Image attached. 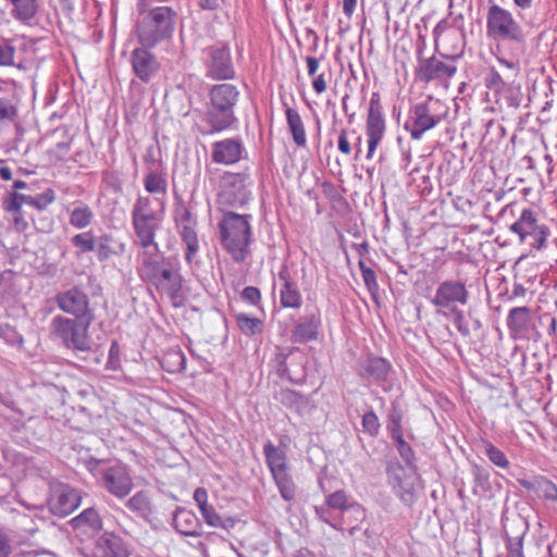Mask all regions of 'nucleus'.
I'll return each mask as SVG.
<instances>
[{
	"label": "nucleus",
	"instance_id": "obj_1",
	"mask_svg": "<svg viewBox=\"0 0 557 557\" xmlns=\"http://www.w3.org/2000/svg\"><path fill=\"white\" fill-rule=\"evenodd\" d=\"M138 275L152 285L158 293L175 299L183 287V276L178 262L158 251L143 250L139 253Z\"/></svg>",
	"mask_w": 557,
	"mask_h": 557
},
{
	"label": "nucleus",
	"instance_id": "obj_2",
	"mask_svg": "<svg viewBox=\"0 0 557 557\" xmlns=\"http://www.w3.org/2000/svg\"><path fill=\"white\" fill-rule=\"evenodd\" d=\"M251 214H239L234 211H223L218 223L222 247L237 262H244L249 255L251 243Z\"/></svg>",
	"mask_w": 557,
	"mask_h": 557
},
{
	"label": "nucleus",
	"instance_id": "obj_3",
	"mask_svg": "<svg viewBox=\"0 0 557 557\" xmlns=\"http://www.w3.org/2000/svg\"><path fill=\"white\" fill-rule=\"evenodd\" d=\"M486 29L493 38L512 45L515 57L525 55L527 33L511 11L498 4H491L486 14Z\"/></svg>",
	"mask_w": 557,
	"mask_h": 557
},
{
	"label": "nucleus",
	"instance_id": "obj_4",
	"mask_svg": "<svg viewBox=\"0 0 557 557\" xmlns=\"http://www.w3.org/2000/svg\"><path fill=\"white\" fill-rule=\"evenodd\" d=\"M209 97L211 107L208 111V122L212 127L211 133L225 131L237 123L234 108L239 98V90L235 85H214Z\"/></svg>",
	"mask_w": 557,
	"mask_h": 557
},
{
	"label": "nucleus",
	"instance_id": "obj_5",
	"mask_svg": "<svg viewBox=\"0 0 557 557\" xmlns=\"http://www.w3.org/2000/svg\"><path fill=\"white\" fill-rule=\"evenodd\" d=\"M177 13L170 7H157L148 11L137 26V36L141 46L153 48L172 37Z\"/></svg>",
	"mask_w": 557,
	"mask_h": 557
},
{
	"label": "nucleus",
	"instance_id": "obj_6",
	"mask_svg": "<svg viewBox=\"0 0 557 557\" xmlns=\"http://www.w3.org/2000/svg\"><path fill=\"white\" fill-rule=\"evenodd\" d=\"M94 320L55 315L51 321V333L62 341L64 346L75 352H89L91 341L88 334Z\"/></svg>",
	"mask_w": 557,
	"mask_h": 557
},
{
	"label": "nucleus",
	"instance_id": "obj_7",
	"mask_svg": "<svg viewBox=\"0 0 557 557\" xmlns=\"http://www.w3.org/2000/svg\"><path fill=\"white\" fill-rule=\"evenodd\" d=\"M250 175L247 172L233 173L225 172L221 177L220 193L218 203L222 211H228V208H243L248 203L251 191Z\"/></svg>",
	"mask_w": 557,
	"mask_h": 557
},
{
	"label": "nucleus",
	"instance_id": "obj_8",
	"mask_svg": "<svg viewBox=\"0 0 557 557\" xmlns=\"http://www.w3.org/2000/svg\"><path fill=\"white\" fill-rule=\"evenodd\" d=\"M509 231L518 235L520 244L528 245L531 250H542L546 247L550 234L549 227L541 223L537 213L524 208L518 220L509 226Z\"/></svg>",
	"mask_w": 557,
	"mask_h": 557
},
{
	"label": "nucleus",
	"instance_id": "obj_9",
	"mask_svg": "<svg viewBox=\"0 0 557 557\" xmlns=\"http://www.w3.org/2000/svg\"><path fill=\"white\" fill-rule=\"evenodd\" d=\"M206 76L215 81H227L235 77L231 49L227 45H213L202 51Z\"/></svg>",
	"mask_w": 557,
	"mask_h": 557
},
{
	"label": "nucleus",
	"instance_id": "obj_10",
	"mask_svg": "<svg viewBox=\"0 0 557 557\" xmlns=\"http://www.w3.org/2000/svg\"><path fill=\"white\" fill-rule=\"evenodd\" d=\"M469 301V292L463 282L446 280L437 286L431 304L436 312L447 317V310L458 308V305L466 306Z\"/></svg>",
	"mask_w": 557,
	"mask_h": 557
},
{
	"label": "nucleus",
	"instance_id": "obj_11",
	"mask_svg": "<svg viewBox=\"0 0 557 557\" xmlns=\"http://www.w3.org/2000/svg\"><path fill=\"white\" fill-rule=\"evenodd\" d=\"M58 307L75 319L95 320L88 295L78 286L60 292L55 295Z\"/></svg>",
	"mask_w": 557,
	"mask_h": 557
},
{
	"label": "nucleus",
	"instance_id": "obj_12",
	"mask_svg": "<svg viewBox=\"0 0 557 557\" xmlns=\"http://www.w3.org/2000/svg\"><path fill=\"white\" fill-rule=\"evenodd\" d=\"M418 61L419 65L416 69V76L423 83L449 79L457 72V57H445V60L434 55L426 59L419 57Z\"/></svg>",
	"mask_w": 557,
	"mask_h": 557
},
{
	"label": "nucleus",
	"instance_id": "obj_13",
	"mask_svg": "<svg viewBox=\"0 0 557 557\" xmlns=\"http://www.w3.org/2000/svg\"><path fill=\"white\" fill-rule=\"evenodd\" d=\"M79 502L77 491L67 484L59 483L51 487L48 507L54 516L66 517L78 507Z\"/></svg>",
	"mask_w": 557,
	"mask_h": 557
},
{
	"label": "nucleus",
	"instance_id": "obj_14",
	"mask_svg": "<svg viewBox=\"0 0 557 557\" xmlns=\"http://www.w3.org/2000/svg\"><path fill=\"white\" fill-rule=\"evenodd\" d=\"M388 482L401 503L411 507L416 499L414 479L406 474L399 463H389L386 469Z\"/></svg>",
	"mask_w": 557,
	"mask_h": 557
},
{
	"label": "nucleus",
	"instance_id": "obj_15",
	"mask_svg": "<svg viewBox=\"0 0 557 557\" xmlns=\"http://www.w3.org/2000/svg\"><path fill=\"white\" fill-rule=\"evenodd\" d=\"M101 484L104 490L117 498L126 497L133 490V479L124 466L116 465L103 470Z\"/></svg>",
	"mask_w": 557,
	"mask_h": 557
},
{
	"label": "nucleus",
	"instance_id": "obj_16",
	"mask_svg": "<svg viewBox=\"0 0 557 557\" xmlns=\"http://www.w3.org/2000/svg\"><path fill=\"white\" fill-rule=\"evenodd\" d=\"M150 48H136L131 53V64L134 74L143 83H149L159 72L160 63Z\"/></svg>",
	"mask_w": 557,
	"mask_h": 557
},
{
	"label": "nucleus",
	"instance_id": "obj_17",
	"mask_svg": "<svg viewBox=\"0 0 557 557\" xmlns=\"http://www.w3.org/2000/svg\"><path fill=\"white\" fill-rule=\"evenodd\" d=\"M391 371L392 364L382 357L372 356L359 362V375L382 385L384 391L389 389L387 383Z\"/></svg>",
	"mask_w": 557,
	"mask_h": 557
},
{
	"label": "nucleus",
	"instance_id": "obj_18",
	"mask_svg": "<svg viewBox=\"0 0 557 557\" xmlns=\"http://www.w3.org/2000/svg\"><path fill=\"white\" fill-rule=\"evenodd\" d=\"M244 153L245 147L239 137L226 138L212 145L211 159L214 163L230 165L238 162Z\"/></svg>",
	"mask_w": 557,
	"mask_h": 557
},
{
	"label": "nucleus",
	"instance_id": "obj_19",
	"mask_svg": "<svg viewBox=\"0 0 557 557\" xmlns=\"http://www.w3.org/2000/svg\"><path fill=\"white\" fill-rule=\"evenodd\" d=\"M161 220V216L132 219L135 235L144 250L158 251L160 249L156 242V233L160 228Z\"/></svg>",
	"mask_w": 557,
	"mask_h": 557
},
{
	"label": "nucleus",
	"instance_id": "obj_20",
	"mask_svg": "<svg viewBox=\"0 0 557 557\" xmlns=\"http://www.w3.org/2000/svg\"><path fill=\"white\" fill-rule=\"evenodd\" d=\"M410 120L411 122H407L405 127L410 132L411 138L416 140H419L426 131L440 122V117L431 114L425 103H418L411 109Z\"/></svg>",
	"mask_w": 557,
	"mask_h": 557
},
{
	"label": "nucleus",
	"instance_id": "obj_21",
	"mask_svg": "<svg viewBox=\"0 0 557 557\" xmlns=\"http://www.w3.org/2000/svg\"><path fill=\"white\" fill-rule=\"evenodd\" d=\"M278 280L282 283L280 289V301L282 307L298 309L302 305V297L293 280L288 269L284 265L278 272Z\"/></svg>",
	"mask_w": 557,
	"mask_h": 557
},
{
	"label": "nucleus",
	"instance_id": "obj_22",
	"mask_svg": "<svg viewBox=\"0 0 557 557\" xmlns=\"http://www.w3.org/2000/svg\"><path fill=\"white\" fill-rule=\"evenodd\" d=\"M326 506L341 511L342 524L346 523V515L355 516L356 521H362L366 517L364 509L357 503H350L347 494L339 490L330 494L326 498Z\"/></svg>",
	"mask_w": 557,
	"mask_h": 557
},
{
	"label": "nucleus",
	"instance_id": "obj_23",
	"mask_svg": "<svg viewBox=\"0 0 557 557\" xmlns=\"http://www.w3.org/2000/svg\"><path fill=\"white\" fill-rule=\"evenodd\" d=\"M92 557H128V550L120 536L104 532L97 540Z\"/></svg>",
	"mask_w": 557,
	"mask_h": 557
},
{
	"label": "nucleus",
	"instance_id": "obj_24",
	"mask_svg": "<svg viewBox=\"0 0 557 557\" xmlns=\"http://www.w3.org/2000/svg\"><path fill=\"white\" fill-rule=\"evenodd\" d=\"M385 119L383 113H368L366 134L368 137L367 159H372L374 151L385 134Z\"/></svg>",
	"mask_w": 557,
	"mask_h": 557
},
{
	"label": "nucleus",
	"instance_id": "obj_25",
	"mask_svg": "<svg viewBox=\"0 0 557 557\" xmlns=\"http://www.w3.org/2000/svg\"><path fill=\"white\" fill-rule=\"evenodd\" d=\"M321 318L319 312H313L305 321L297 323L292 331V341L305 344L318 338Z\"/></svg>",
	"mask_w": 557,
	"mask_h": 557
},
{
	"label": "nucleus",
	"instance_id": "obj_26",
	"mask_svg": "<svg viewBox=\"0 0 557 557\" xmlns=\"http://www.w3.org/2000/svg\"><path fill=\"white\" fill-rule=\"evenodd\" d=\"M172 520V524L178 533L185 536H198L200 534L198 531L200 521L194 511L178 507L174 511Z\"/></svg>",
	"mask_w": 557,
	"mask_h": 557
},
{
	"label": "nucleus",
	"instance_id": "obj_27",
	"mask_svg": "<svg viewBox=\"0 0 557 557\" xmlns=\"http://www.w3.org/2000/svg\"><path fill=\"white\" fill-rule=\"evenodd\" d=\"M72 527L84 533L95 534L102 529V520L98 511L90 507L82 511L77 517L73 518Z\"/></svg>",
	"mask_w": 557,
	"mask_h": 557
},
{
	"label": "nucleus",
	"instance_id": "obj_28",
	"mask_svg": "<svg viewBox=\"0 0 557 557\" xmlns=\"http://www.w3.org/2000/svg\"><path fill=\"white\" fill-rule=\"evenodd\" d=\"M125 250L126 245L114 239L111 235L103 234L97 239L96 255L101 262L109 260L112 256H121Z\"/></svg>",
	"mask_w": 557,
	"mask_h": 557
},
{
	"label": "nucleus",
	"instance_id": "obj_29",
	"mask_svg": "<svg viewBox=\"0 0 557 557\" xmlns=\"http://www.w3.org/2000/svg\"><path fill=\"white\" fill-rule=\"evenodd\" d=\"M263 454L271 475L289 469L287 465V455L283 448L268 442L263 446Z\"/></svg>",
	"mask_w": 557,
	"mask_h": 557
},
{
	"label": "nucleus",
	"instance_id": "obj_30",
	"mask_svg": "<svg viewBox=\"0 0 557 557\" xmlns=\"http://www.w3.org/2000/svg\"><path fill=\"white\" fill-rule=\"evenodd\" d=\"M286 121L294 143L298 147H306L307 136L304 121L297 110L287 108L285 111Z\"/></svg>",
	"mask_w": 557,
	"mask_h": 557
},
{
	"label": "nucleus",
	"instance_id": "obj_31",
	"mask_svg": "<svg viewBox=\"0 0 557 557\" xmlns=\"http://www.w3.org/2000/svg\"><path fill=\"white\" fill-rule=\"evenodd\" d=\"M73 205L74 208L69 210V223L77 230L88 227L95 218L92 209L87 203L81 201Z\"/></svg>",
	"mask_w": 557,
	"mask_h": 557
},
{
	"label": "nucleus",
	"instance_id": "obj_32",
	"mask_svg": "<svg viewBox=\"0 0 557 557\" xmlns=\"http://www.w3.org/2000/svg\"><path fill=\"white\" fill-rule=\"evenodd\" d=\"M13 271H4L0 275V299L5 304H13L21 294V288L15 282Z\"/></svg>",
	"mask_w": 557,
	"mask_h": 557
},
{
	"label": "nucleus",
	"instance_id": "obj_33",
	"mask_svg": "<svg viewBox=\"0 0 557 557\" xmlns=\"http://www.w3.org/2000/svg\"><path fill=\"white\" fill-rule=\"evenodd\" d=\"M125 507L138 517L148 519L152 513V504L148 492L139 491L125 503Z\"/></svg>",
	"mask_w": 557,
	"mask_h": 557
},
{
	"label": "nucleus",
	"instance_id": "obj_34",
	"mask_svg": "<svg viewBox=\"0 0 557 557\" xmlns=\"http://www.w3.org/2000/svg\"><path fill=\"white\" fill-rule=\"evenodd\" d=\"M144 186L149 194L156 196L154 200L163 208L164 201L159 196L164 197L166 195L168 183L165 177L161 173L151 170L144 178Z\"/></svg>",
	"mask_w": 557,
	"mask_h": 557
},
{
	"label": "nucleus",
	"instance_id": "obj_35",
	"mask_svg": "<svg viewBox=\"0 0 557 557\" xmlns=\"http://www.w3.org/2000/svg\"><path fill=\"white\" fill-rule=\"evenodd\" d=\"M275 485L285 502H292L296 496V484L293 480L292 473L288 470L275 473L272 475Z\"/></svg>",
	"mask_w": 557,
	"mask_h": 557
},
{
	"label": "nucleus",
	"instance_id": "obj_36",
	"mask_svg": "<svg viewBox=\"0 0 557 557\" xmlns=\"http://www.w3.org/2000/svg\"><path fill=\"white\" fill-rule=\"evenodd\" d=\"M182 242L186 246L185 260L191 263L199 251V239L196 231L188 224H184L180 232Z\"/></svg>",
	"mask_w": 557,
	"mask_h": 557
},
{
	"label": "nucleus",
	"instance_id": "obj_37",
	"mask_svg": "<svg viewBox=\"0 0 557 557\" xmlns=\"http://www.w3.org/2000/svg\"><path fill=\"white\" fill-rule=\"evenodd\" d=\"M235 320L240 332L246 336H255L263 333L264 322L247 313H237Z\"/></svg>",
	"mask_w": 557,
	"mask_h": 557
},
{
	"label": "nucleus",
	"instance_id": "obj_38",
	"mask_svg": "<svg viewBox=\"0 0 557 557\" xmlns=\"http://www.w3.org/2000/svg\"><path fill=\"white\" fill-rule=\"evenodd\" d=\"M531 310L528 307H516L509 311L507 326L511 332L520 333L528 327Z\"/></svg>",
	"mask_w": 557,
	"mask_h": 557
},
{
	"label": "nucleus",
	"instance_id": "obj_39",
	"mask_svg": "<svg viewBox=\"0 0 557 557\" xmlns=\"http://www.w3.org/2000/svg\"><path fill=\"white\" fill-rule=\"evenodd\" d=\"M278 399L284 406L296 411H300L307 405V400L301 394L288 388L280 392Z\"/></svg>",
	"mask_w": 557,
	"mask_h": 557
},
{
	"label": "nucleus",
	"instance_id": "obj_40",
	"mask_svg": "<svg viewBox=\"0 0 557 557\" xmlns=\"http://www.w3.org/2000/svg\"><path fill=\"white\" fill-rule=\"evenodd\" d=\"M55 200V193L51 188H47L44 193L36 196L26 195L25 203L36 208L39 211L46 210Z\"/></svg>",
	"mask_w": 557,
	"mask_h": 557
},
{
	"label": "nucleus",
	"instance_id": "obj_41",
	"mask_svg": "<svg viewBox=\"0 0 557 557\" xmlns=\"http://www.w3.org/2000/svg\"><path fill=\"white\" fill-rule=\"evenodd\" d=\"M201 515L206 521L207 524L214 527V528H222L227 529L230 527H233L234 522L231 518H223L221 517L213 506H207L206 508H202Z\"/></svg>",
	"mask_w": 557,
	"mask_h": 557
},
{
	"label": "nucleus",
	"instance_id": "obj_42",
	"mask_svg": "<svg viewBox=\"0 0 557 557\" xmlns=\"http://www.w3.org/2000/svg\"><path fill=\"white\" fill-rule=\"evenodd\" d=\"M483 451L490 461L496 467L502 469H507L509 467V460L506 455L491 442L483 443Z\"/></svg>",
	"mask_w": 557,
	"mask_h": 557
},
{
	"label": "nucleus",
	"instance_id": "obj_43",
	"mask_svg": "<svg viewBox=\"0 0 557 557\" xmlns=\"http://www.w3.org/2000/svg\"><path fill=\"white\" fill-rule=\"evenodd\" d=\"M160 216L151 208V199L148 196H139L133 207L132 219Z\"/></svg>",
	"mask_w": 557,
	"mask_h": 557
},
{
	"label": "nucleus",
	"instance_id": "obj_44",
	"mask_svg": "<svg viewBox=\"0 0 557 557\" xmlns=\"http://www.w3.org/2000/svg\"><path fill=\"white\" fill-rule=\"evenodd\" d=\"M72 244L81 253H87L96 251L97 240L90 232H83L73 236Z\"/></svg>",
	"mask_w": 557,
	"mask_h": 557
},
{
	"label": "nucleus",
	"instance_id": "obj_45",
	"mask_svg": "<svg viewBox=\"0 0 557 557\" xmlns=\"http://www.w3.org/2000/svg\"><path fill=\"white\" fill-rule=\"evenodd\" d=\"M528 527L524 525V530L517 536L506 535V557H518L523 556V537Z\"/></svg>",
	"mask_w": 557,
	"mask_h": 557
},
{
	"label": "nucleus",
	"instance_id": "obj_46",
	"mask_svg": "<svg viewBox=\"0 0 557 557\" xmlns=\"http://www.w3.org/2000/svg\"><path fill=\"white\" fill-rule=\"evenodd\" d=\"M535 495L547 500H557V486L544 476H537Z\"/></svg>",
	"mask_w": 557,
	"mask_h": 557
},
{
	"label": "nucleus",
	"instance_id": "obj_47",
	"mask_svg": "<svg viewBox=\"0 0 557 557\" xmlns=\"http://www.w3.org/2000/svg\"><path fill=\"white\" fill-rule=\"evenodd\" d=\"M448 315L453 318L454 325L461 336L469 337L471 335V329L462 310L458 308L447 310Z\"/></svg>",
	"mask_w": 557,
	"mask_h": 557
},
{
	"label": "nucleus",
	"instance_id": "obj_48",
	"mask_svg": "<svg viewBox=\"0 0 557 557\" xmlns=\"http://www.w3.org/2000/svg\"><path fill=\"white\" fill-rule=\"evenodd\" d=\"M506 85V79L495 69H491L485 77V86L490 90L499 94L505 89Z\"/></svg>",
	"mask_w": 557,
	"mask_h": 557
},
{
	"label": "nucleus",
	"instance_id": "obj_49",
	"mask_svg": "<svg viewBox=\"0 0 557 557\" xmlns=\"http://www.w3.org/2000/svg\"><path fill=\"white\" fill-rule=\"evenodd\" d=\"M380 422L377 416L373 411H369L362 417V430L370 436H376L380 431Z\"/></svg>",
	"mask_w": 557,
	"mask_h": 557
},
{
	"label": "nucleus",
	"instance_id": "obj_50",
	"mask_svg": "<svg viewBox=\"0 0 557 557\" xmlns=\"http://www.w3.org/2000/svg\"><path fill=\"white\" fill-rule=\"evenodd\" d=\"M26 195L12 193L3 200V209L8 212L20 213L22 205L25 203Z\"/></svg>",
	"mask_w": 557,
	"mask_h": 557
},
{
	"label": "nucleus",
	"instance_id": "obj_51",
	"mask_svg": "<svg viewBox=\"0 0 557 557\" xmlns=\"http://www.w3.org/2000/svg\"><path fill=\"white\" fill-rule=\"evenodd\" d=\"M15 52V47L10 42H0V66H14Z\"/></svg>",
	"mask_w": 557,
	"mask_h": 557
},
{
	"label": "nucleus",
	"instance_id": "obj_52",
	"mask_svg": "<svg viewBox=\"0 0 557 557\" xmlns=\"http://www.w3.org/2000/svg\"><path fill=\"white\" fill-rule=\"evenodd\" d=\"M17 114V110L13 103L4 98H0V127L12 122Z\"/></svg>",
	"mask_w": 557,
	"mask_h": 557
},
{
	"label": "nucleus",
	"instance_id": "obj_53",
	"mask_svg": "<svg viewBox=\"0 0 557 557\" xmlns=\"http://www.w3.org/2000/svg\"><path fill=\"white\" fill-rule=\"evenodd\" d=\"M168 361L172 362L173 369L172 371H184L186 368V358L185 355L178 350L174 349L168 352L166 355Z\"/></svg>",
	"mask_w": 557,
	"mask_h": 557
},
{
	"label": "nucleus",
	"instance_id": "obj_54",
	"mask_svg": "<svg viewBox=\"0 0 557 557\" xmlns=\"http://www.w3.org/2000/svg\"><path fill=\"white\" fill-rule=\"evenodd\" d=\"M240 297L244 301L250 305L259 306L261 300V292L258 287L247 286L243 289Z\"/></svg>",
	"mask_w": 557,
	"mask_h": 557
},
{
	"label": "nucleus",
	"instance_id": "obj_55",
	"mask_svg": "<svg viewBox=\"0 0 557 557\" xmlns=\"http://www.w3.org/2000/svg\"><path fill=\"white\" fill-rule=\"evenodd\" d=\"M329 509L330 508L326 506V504L322 505V506H317L314 508L315 513L320 520L330 524L332 528H334L336 530H343L344 524H342V520L339 519L337 522H333L329 517Z\"/></svg>",
	"mask_w": 557,
	"mask_h": 557
},
{
	"label": "nucleus",
	"instance_id": "obj_56",
	"mask_svg": "<svg viewBox=\"0 0 557 557\" xmlns=\"http://www.w3.org/2000/svg\"><path fill=\"white\" fill-rule=\"evenodd\" d=\"M396 447L406 465L408 467H413L414 454L410 445L406 441H400Z\"/></svg>",
	"mask_w": 557,
	"mask_h": 557
},
{
	"label": "nucleus",
	"instance_id": "obj_57",
	"mask_svg": "<svg viewBox=\"0 0 557 557\" xmlns=\"http://www.w3.org/2000/svg\"><path fill=\"white\" fill-rule=\"evenodd\" d=\"M472 474L474 478L475 486H480L482 490H485L488 485V472L479 466H474Z\"/></svg>",
	"mask_w": 557,
	"mask_h": 557
},
{
	"label": "nucleus",
	"instance_id": "obj_58",
	"mask_svg": "<svg viewBox=\"0 0 557 557\" xmlns=\"http://www.w3.org/2000/svg\"><path fill=\"white\" fill-rule=\"evenodd\" d=\"M287 356L280 352L275 356L276 371L282 377H288L292 380L290 370L287 366Z\"/></svg>",
	"mask_w": 557,
	"mask_h": 557
},
{
	"label": "nucleus",
	"instance_id": "obj_59",
	"mask_svg": "<svg viewBox=\"0 0 557 557\" xmlns=\"http://www.w3.org/2000/svg\"><path fill=\"white\" fill-rule=\"evenodd\" d=\"M359 267L361 270L362 278H363L367 287L369 289H371L372 287H376L377 284H376L375 272L372 269L366 267L362 261H360Z\"/></svg>",
	"mask_w": 557,
	"mask_h": 557
},
{
	"label": "nucleus",
	"instance_id": "obj_60",
	"mask_svg": "<svg viewBox=\"0 0 557 557\" xmlns=\"http://www.w3.org/2000/svg\"><path fill=\"white\" fill-rule=\"evenodd\" d=\"M16 331L8 323L0 324V338L9 344H14L17 341Z\"/></svg>",
	"mask_w": 557,
	"mask_h": 557
},
{
	"label": "nucleus",
	"instance_id": "obj_61",
	"mask_svg": "<svg viewBox=\"0 0 557 557\" xmlns=\"http://www.w3.org/2000/svg\"><path fill=\"white\" fill-rule=\"evenodd\" d=\"M190 219H191V213L183 203H181L175 209V220L177 222L185 223V224L189 225Z\"/></svg>",
	"mask_w": 557,
	"mask_h": 557
},
{
	"label": "nucleus",
	"instance_id": "obj_62",
	"mask_svg": "<svg viewBox=\"0 0 557 557\" xmlns=\"http://www.w3.org/2000/svg\"><path fill=\"white\" fill-rule=\"evenodd\" d=\"M194 499L197 503L199 509L206 508L208 505V493L203 487H197L194 492Z\"/></svg>",
	"mask_w": 557,
	"mask_h": 557
},
{
	"label": "nucleus",
	"instance_id": "obj_63",
	"mask_svg": "<svg viewBox=\"0 0 557 557\" xmlns=\"http://www.w3.org/2000/svg\"><path fill=\"white\" fill-rule=\"evenodd\" d=\"M338 150L344 154H350L351 146L347 139V131L342 129L338 136Z\"/></svg>",
	"mask_w": 557,
	"mask_h": 557
},
{
	"label": "nucleus",
	"instance_id": "obj_64",
	"mask_svg": "<svg viewBox=\"0 0 557 557\" xmlns=\"http://www.w3.org/2000/svg\"><path fill=\"white\" fill-rule=\"evenodd\" d=\"M12 547L8 536L0 529V557H9L11 555Z\"/></svg>",
	"mask_w": 557,
	"mask_h": 557
}]
</instances>
